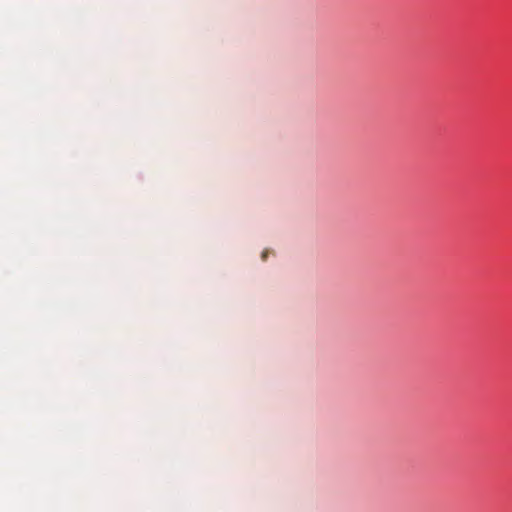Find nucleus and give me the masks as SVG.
Wrapping results in <instances>:
<instances>
[{
  "label": "nucleus",
  "instance_id": "nucleus-1",
  "mask_svg": "<svg viewBox=\"0 0 512 512\" xmlns=\"http://www.w3.org/2000/svg\"><path fill=\"white\" fill-rule=\"evenodd\" d=\"M266 257H267V252H266V251H264V252L262 253V259H263V260H265V259H266Z\"/></svg>",
  "mask_w": 512,
  "mask_h": 512
}]
</instances>
